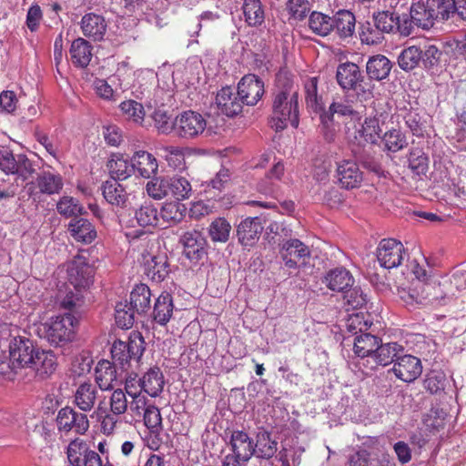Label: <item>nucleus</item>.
<instances>
[{"label": "nucleus", "instance_id": "1", "mask_svg": "<svg viewBox=\"0 0 466 466\" xmlns=\"http://www.w3.org/2000/svg\"><path fill=\"white\" fill-rule=\"evenodd\" d=\"M271 127L276 131L285 129L289 124L298 127L299 122V86L287 72L276 76L272 92Z\"/></svg>", "mask_w": 466, "mask_h": 466}, {"label": "nucleus", "instance_id": "2", "mask_svg": "<svg viewBox=\"0 0 466 466\" xmlns=\"http://www.w3.org/2000/svg\"><path fill=\"white\" fill-rule=\"evenodd\" d=\"M77 325V319L71 313L52 317L44 324L45 338L51 345L64 346L74 340Z\"/></svg>", "mask_w": 466, "mask_h": 466}, {"label": "nucleus", "instance_id": "3", "mask_svg": "<svg viewBox=\"0 0 466 466\" xmlns=\"http://www.w3.org/2000/svg\"><path fill=\"white\" fill-rule=\"evenodd\" d=\"M145 350V341L140 333L130 335L127 342L116 340L111 348L113 360L126 370L131 360L139 361Z\"/></svg>", "mask_w": 466, "mask_h": 466}, {"label": "nucleus", "instance_id": "4", "mask_svg": "<svg viewBox=\"0 0 466 466\" xmlns=\"http://www.w3.org/2000/svg\"><path fill=\"white\" fill-rule=\"evenodd\" d=\"M56 426L60 433L73 432L85 434L89 429V420L85 413L78 412L71 407H64L56 415Z\"/></svg>", "mask_w": 466, "mask_h": 466}, {"label": "nucleus", "instance_id": "5", "mask_svg": "<svg viewBox=\"0 0 466 466\" xmlns=\"http://www.w3.org/2000/svg\"><path fill=\"white\" fill-rule=\"evenodd\" d=\"M176 137L185 139L195 138L205 131L207 121L195 111H185L175 118Z\"/></svg>", "mask_w": 466, "mask_h": 466}, {"label": "nucleus", "instance_id": "6", "mask_svg": "<svg viewBox=\"0 0 466 466\" xmlns=\"http://www.w3.org/2000/svg\"><path fill=\"white\" fill-rule=\"evenodd\" d=\"M335 178L341 188L351 190L361 186L363 173L356 161L341 159L336 162Z\"/></svg>", "mask_w": 466, "mask_h": 466}, {"label": "nucleus", "instance_id": "7", "mask_svg": "<svg viewBox=\"0 0 466 466\" xmlns=\"http://www.w3.org/2000/svg\"><path fill=\"white\" fill-rule=\"evenodd\" d=\"M184 256L193 264L199 263L207 256V240L196 229L184 232L179 238Z\"/></svg>", "mask_w": 466, "mask_h": 466}, {"label": "nucleus", "instance_id": "8", "mask_svg": "<svg viewBox=\"0 0 466 466\" xmlns=\"http://www.w3.org/2000/svg\"><path fill=\"white\" fill-rule=\"evenodd\" d=\"M405 248L394 238L382 239L376 250L378 261L384 268H397L401 264Z\"/></svg>", "mask_w": 466, "mask_h": 466}, {"label": "nucleus", "instance_id": "9", "mask_svg": "<svg viewBox=\"0 0 466 466\" xmlns=\"http://www.w3.org/2000/svg\"><path fill=\"white\" fill-rule=\"evenodd\" d=\"M37 348L25 337H15L9 344V357L12 369L27 368Z\"/></svg>", "mask_w": 466, "mask_h": 466}, {"label": "nucleus", "instance_id": "10", "mask_svg": "<svg viewBox=\"0 0 466 466\" xmlns=\"http://www.w3.org/2000/svg\"><path fill=\"white\" fill-rule=\"evenodd\" d=\"M93 263L86 258L84 252L75 257L68 268V281L76 289H86L92 282Z\"/></svg>", "mask_w": 466, "mask_h": 466}, {"label": "nucleus", "instance_id": "11", "mask_svg": "<svg viewBox=\"0 0 466 466\" xmlns=\"http://www.w3.org/2000/svg\"><path fill=\"white\" fill-rule=\"evenodd\" d=\"M321 281L331 291H356L359 288L352 273L344 267L329 269Z\"/></svg>", "mask_w": 466, "mask_h": 466}, {"label": "nucleus", "instance_id": "12", "mask_svg": "<svg viewBox=\"0 0 466 466\" xmlns=\"http://www.w3.org/2000/svg\"><path fill=\"white\" fill-rule=\"evenodd\" d=\"M238 92L247 106L256 105L264 95V82L254 74L244 76L238 85Z\"/></svg>", "mask_w": 466, "mask_h": 466}, {"label": "nucleus", "instance_id": "13", "mask_svg": "<svg viewBox=\"0 0 466 466\" xmlns=\"http://www.w3.org/2000/svg\"><path fill=\"white\" fill-rule=\"evenodd\" d=\"M392 370L398 379L410 383L420 376L422 364L417 357L407 354L396 359Z\"/></svg>", "mask_w": 466, "mask_h": 466}, {"label": "nucleus", "instance_id": "14", "mask_svg": "<svg viewBox=\"0 0 466 466\" xmlns=\"http://www.w3.org/2000/svg\"><path fill=\"white\" fill-rule=\"evenodd\" d=\"M336 80L343 90H358L364 80L360 67L352 62L341 63L336 71Z\"/></svg>", "mask_w": 466, "mask_h": 466}, {"label": "nucleus", "instance_id": "15", "mask_svg": "<svg viewBox=\"0 0 466 466\" xmlns=\"http://www.w3.org/2000/svg\"><path fill=\"white\" fill-rule=\"evenodd\" d=\"M216 105L221 114L235 116L242 111L243 100L238 92L230 86L222 87L217 94Z\"/></svg>", "mask_w": 466, "mask_h": 466}, {"label": "nucleus", "instance_id": "16", "mask_svg": "<svg viewBox=\"0 0 466 466\" xmlns=\"http://www.w3.org/2000/svg\"><path fill=\"white\" fill-rule=\"evenodd\" d=\"M264 214L254 218H248L238 226L237 235L238 241L243 246H252L258 238L263 230L262 222H266Z\"/></svg>", "mask_w": 466, "mask_h": 466}, {"label": "nucleus", "instance_id": "17", "mask_svg": "<svg viewBox=\"0 0 466 466\" xmlns=\"http://www.w3.org/2000/svg\"><path fill=\"white\" fill-rule=\"evenodd\" d=\"M57 360L51 350L37 348L27 368L32 369L41 380L50 377L56 370Z\"/></svg>", "mask_w": 466, "mask_h": 466}, {"label": "nucleus", "instance_id": "18", "mask_svg": "<svg viewBox=\"0 0 466 466\" xmlns=\"http://www.w3.org/2000/svg\"><path fill=\"white\" fill-rule=\"evenodd\" d=\"M135 379L128 377L126 379L125 390L127 394L132 399L128 403L127 416L126 422H133L139 420L147 410V399L140 392L134 390Z\"/></svg>", "mask_w": 466, "mask_h": 466}, {"label": "nucleus", "instance_id": "19", "mask_svg": "<svg viewBox=\"0 0 466 466\" xmlns=\"http://www.w3.org/2000/svg\"><path fill=\"white\" fill-rule=\"evenodd\" d=\"M229 446L233 452L232 455L248 462L254 455V441L248 434L243 431H234L231 433Z\"/></svg>", "mask_w": 466, "mask_h": 466}, {"label": "nucleus", "instance_id": "20", "mask_svg": "<svg viewBox=\"0 0 466 466\" xmlns=\"http://www.w3.org/2000/svg\"><path fill=\"white\" fill-rule=\"evenodd\" d=\"M80 27L86 37L93 41H100L106 35L107 25L104 16L95 13H88L83 15Z\"/></svg>", "mask_w": 466, "mask_h": 466}, {"label": "nucleus", "instance_id": "21", "mask_svg": "<svg viewBox=\"0 0 466 466\" xmlns=\"http://www.w3.org/2000/svg\"><path fill=\"white\" fill-rule=\"evenodd\" d=\"M133 173H137L143 178H150L158 170L157 158L150 153L139 150L131 157Z\"/></svg>", "mask_w": 466, "mask_h": 466}, {"label": "nucleus", "instance_id": "22", "mask_svg": "<svg viewBox=\"0 0 466 466\" xmlns=\"http://www.w3.org/2000/svg\"><path fill=\"white\" fill-rule=\"evenodd\" d=\"M6 164V168H4L5 174L16 175L18 179L23 181L27 180L35 173V165L25 155L18 154L15 156L13 153Z\"/></svg>", "mask_w": 466, "mask_h": 466}, {"label": "nucleus", "instance_id": "23", "mask_svg": "<svg viewBox=\"0 0 466 466\" xmlns=\"http://www.w3.org/2000/svg\"><path fill=\"white\" fill-rule=\"evenodd\" d=\"M67 230L77 242L89 244L96 238L95 226L86 218H75L68 224Z\"/></svg>", "mask_w": 466, "mask_h": 466}, {"label": "nucleus", "instance_id": "24", "mask_svg": "<svg viewBox=\"0 0 466 466\" xmlns=\"http://www.w3.org/2000/svg\"><path fill=\"white\" fill-rule=\"evenodd\" d=\"M96 387L91 382H83L76 390L74 404L83 412L91 411L97 400Z\"/></svg>", "mask_w": 466, "mask_h": 466}, {"label": "nucleus", "instance_id": "25", "mask_svg": "<svg viewBox=\"0 0 466 466\" xmlns=\"http://www.w3.org/2000/svg\"><path fill=\"white\" fill-rule=\"evenodd\" d=\"M164 385V375L158 367L150 368L139 379L140 388L151 397L158 396L162 392Z\"/></svg>", "mask_w": 466, "mask_h": 466}, {"label": "nucleus", "instance_id": "26", "mask_svg": "<svg viewBox=\"0 0 466 466\" xmlns=\"http://www.w3.org/2000/svg\"><path fill=\"white\" fill-rule=\"evenodd\" d=\"M95 380L101 390H112L117 380L115 365L106 360H99L95 369Z\"/></svg>", "mask_w": 466, "mask_h": 466}, {"label": "nucleus", "instance_id": "27", "mask_svg": "<svg viewBox=\"0 0 466 466\" xmlns=\"http://www.w3.org/2000/svg\"><path fill=\"white\" fill-rule=\"evenodd\" d=\"M102 193L105 199L118 208H127L128 203V194L124 187L116 180H106L102 185Z\"/></svg>", "mask_w": 466, "mask_h": 466}, {"label": "nucleus", "instance_id": "28", "mask_svg": "<svg viewBox=\"0 0 466 466\" xmlns=\"http://www.w3.org/2000/svg\"><path fill=\"white\" fill-rule=\"evenodd\" d=\"M392 63L383 55H376L369 58L366 72L370 80L381 81L386 79L391 70Z\"/></svg>", "mask_w": 466, "mask_h": 466}, {"label": "nucleus", "instance_id": "29", "mask_svg": "<svg viewBox=\"0 0 466 466\" xmlns=\"http://www.w3.org/2000/svg\"><path fill=\"white\" fill-rule=\"evenodd\" d=\"M337 114L341 116H350L352 119L360 118V114L348 101H333L328 111L323 110L319 116L324 127H329L333 122V116Z\"/></svg>", "mask_w": 466, "mask_h": 466}, {"label": "nucleus", "instance_id": "30", "mask_svg": "<svg viewBox=\"0 0 466 466\" xmlns=\"http://www.w3.org/2000/svg\"><path fill=\"white\" fill-rule=\"evenodd\" d=\"M69 53L76 66L86 67L92 58V46L86 39L78 37L72 42Z\"/></svg>", "mask_w": 466, "mask_h": 466}, {"label": "nucleus", "instance_id": "31", "mask_svg": "<svg viewBox=\"0 0 466 466\" xmlns=\"http://www.w3.org/2000/svg\"><path fill=\"white\" fill-rule=\"evenodd\" d=\"M278 451V441L272 438L271 434L266 431H261L257 434V440L254 443V455L259 459H270Z\"/></svg>", "mask_w": 466, "mask_h": 466}, {"label": "nucleus", "instance_id": "32", "mask_svg": "<svg viewBox=\"0 0 466 466\" xmlns=\"http://www.w3.org/2000/svg\"><path fill=\"white\" fill-rule=\"evenodd\" d=\"M421 50L420 62L423 68L435 75L441 69V57L443 56L442 51L435 45L427 44L424 45Z\"/></svg>", "mask_w": 466, "mask_h": 466}, {"label": "nucleus", "instance_id": "33", "mask_svg": "<svg viewBox=\"0 0 466 466\" xmlns=\"http://www.w3.org/2000/svg\"><path fill=\"white\" fill-rule=\"evenodd\" d=\"M355 15L348 10H340L332 17V30L341 38L351 36L355 31Z\"/></svg>", "mask_w": 466, "mask_h": 466}, {"label": "nucleus", "instance_id": "34", "mask_svg": "<svg viewBox=\"0 0 466 466\" xmlns=\"http://www.w3.org/2000/svg\"><path fill=\"white\" fill-rule=\"evenodd\" d=\"M403 351V347L397 342H390L382 344L378 343L376 350L373 354V360L376 364L387 366L399 358V354Z\"/></svg>", "mask_w": 466, "mask_h": 466}, {"label": "nucleus", "instance_id": "35", "mask_svg": "<svg viewBox=\"0 0 466 466\" xmlns=\"http://www.w3.org/2000/svg\"><path fill=\"white\" fill-rule=\"evenodd\" d=\"M167 258L161 254L152 257L145 265V274L152 282H161L168 274Z\"/></svg>", "mask_w": 466, "mask_h": 466}, {"label": "nucleus", "instance_id": "36", "mask_svg": "<svg viewBox=\"0 0 466 466\" xmlns=\"http://www.w3.org/2000/svg\"><path fill=\"white\" fill-rule=\"evenodd\" d=\"M37 187L42 194H59L63 188L64 182L60 174L44 171L36 178Z\"/></svg>", "mask_w": 466, "mask_h": 466}, {"label": "nucleus", "instance_id": "37", "mask_svg": "<svg viewBox=\"0 0 466 466\" xmlns=\"http://www.w3.org/2000/svg\"><path fill=\"white\" fill-rule=\"evenodd\" d=\"M173 309V299L170 293H161L154 305V320L160 325H166L172 317Z\"/></svg>", "mask_w": 466, "mask_h": 466}, {"label": "nucleus", "instance_id": "38", "mask_svg": "<svg viewBox=\"0 0 466 466\" xmlns=\"http://www.w3.org/2000/svg\"><path fill=\"white\" fill-rule=\"evenodd\" d=\"M305 102L312 111L322 114L324 102L322 96L318 93V78L309 77L304 81Z\"/></svg>", "mask_w": 466, "mask_h": 466}, {"label": "nucleus", "instance_id": "39", "mask_svg": "<svg viewBox=\"0 0 466 466\" xmlns=\"http://www.w3.org/2000/svg\"><path fill=\"white\" fill-rule=\"evenodd\" d=\"M382 114H376L372 117H367L360 129V136L364 140L370 144H377L382 138V129L380 125L383 124L381 120Z\"/></svg>", "mask_w": 466, "mask_h": 466}, {"label": "nucleus", "instance_id": "40", "mask_svg": "<svg viewBox=\"0 0 466 466\" xmlns=\"http://www.w3.org/2000/svg\"><path fill=\"white\" fill-rule=\"evenodd\" d=\"M380 339L370 333H362L354 339L353 350L360 358L370 357L372 359Z\"/></svg>", "mask_w": 466, "mask_h": 466}, {"label": "nucleus", "instance_id": "41", "mask_svg": "<svg viewBox=\"0 0 466 466\" xmlns=\"http://www.w3.org/2000/svg\"><path fill=\"white\" fill-rule=\"evenodd\" d=\"M112 180H124L133 174L132 162L121 156L114 155L107 162Z\"/></svg>", "mask_w": 466, "mask_h": 466}, {"label": "nucleus", "instance_id": "42", "mask_svg": "<svg viewBox=\"0 0 466 466\" xmlns=\"http://www.w3.org/2000/svg\"><path fill=\"white\" fill-rule=\"evenodd\" d=\"M242 10L245 21L250 26H258L265 20V11L260 0H244Z\"/></svg>", "mask_w": 466, "mask_h": 466}, {"label": "nucleus", "instance_id": "43", "mask_svg": "<svg viewBox=\"0 0 466 466\" xmlns=\"http://www.w3.org/2000/svg\"><path fill=\"white\" fill-rule=\"evenodd\" d=\"M192 187L189 181L182 177H169L168 198L177 201L189 198Z\"/></svg>", "mask_w": 466, "mask_h": 466}, {"label": "nucleus", "instance_id": "44", "mask_svg": "<svg viewBox=\"0 0 466 466\" xmlns=\"http://www.w3.org/2000/svg\"><path fill=\"white\" fill-rule=\"evenodd\" d=\"M56 211L64 218H78L84 213V208L77 198L63 196L56 203Z\"/></svg>", "mask_w": 466, "mask_h": 466}, {"label": "nucleus", "instance_id": "45", "mask_svg": "<svg viewBox=\"0 0 466 466\" xmlns=\"http://www.w3.org/2000/svg\"><path fill=\"white\" fill-rule=\"evenodd\" d=\"M431 6L426 7L424 5L417 3L413 4L410 8L411 18L415 21V25L422 29H430L434 25V16Z\"/></svg>", "mask_w": 466, "mask_h": 466}, {"label": "nucleus", "instance_id": "46", "mask_svg": "<svg viewBox=\"0 0 466 466\" xmlns=\"http://www.w3.org/2000/svg\"><path fill=\"white\" fill-rule=\"evenodd\" d=\"M87 443L83 440L76 438L72 441L66 451L67 460L72 466H82L87 452H91Z\"/></svg>", "mask_w": 466, "mask_h": 466}, {"label": "nucleus", "instance_id": "47", "mask_svg": "<svg viewBox=\"0 0 466 466\" xmlns=\"http://www.w3.org/2000/svg\"><path fill=\"white\" fill-rule=\"evenodd\" d=\"M420 47L416 46L406 47L398 56V65L403 71H411L420 65Z\"/></svg>", "mask_w": 466, "mask_h": 466}, {"label": "nucleus", "instance_id": "48", "mask_svg": "<svg viewBox=\"0 0 466 466\" xmlns=\"http://www.w3.org/2000/svg\"><path fill=\"white\" fill-rule=\"evenodd\" d=\"M309 26L314 34L326 36L332 31V17L314 11L309 15Z\"/></svg>", "mask_w": 466, "mask_h": 466}, {"label": "nucleus", "instance_id": "49", "mask_svg": "<svg viewBox=\"0 0 466 466\" xmlns=\"http://www.w3.org/2000/svg\"><path fill=\"white\" fill-rule=\"evenodd\" d=\"M135 313V310L129 307L127 299L117 302L115 307V319L117 327L125 329L132 328Z\"/></svg>", "mask_w": 466, "mask_h": 466}, {"label": "nucleus", "instance_id": "50", "mask_svg": "<svg viewBox=\"0 0 466 466\" xmlns=\"http://www.w3.org/2000/svg\"><path fill=\"white\" fill-rule=\"evenodd\" d=\"M381 141L385 149L396 153L408 146L406 136L397 128H392L384 133Z\"/></svg>", "mask_w": 466, "mask_h": 466}, {"label": "nucleus", "instance_id": "51", "mask_svg": "<svg viewBox=\"0 0 466 466\" xmlns=\"http://www.w3.org/2000/svg\"><path fill=\"white\" fill-rule=\"evenodd\" d=\"M360 38L366 45H379L384 40V35L372 21H366L360 25Z\"/></svg>", "mask_w": 466, "mask_h": 466}, {"label": "nucleus", "instance_id": "52", "mask_svg": "<svg viewBox=\"0 0 466 466\" xmlns=\"http://www.w3.org/2000/svg\"><path fill=\"white\" fill-rule=\"evenodd\" d=\"M122 115L129 121L142 125L145 117V109L141 103L129 99L119 105Z\"/></svg>", "mask_w": 466, "mask_h": 466}, {"label": "nucleus", "instance_id": "53", "mask_svg": "<svg viewBox=\"0 0 466 466\" xmlns=\"http://www.w3.org/2000/svg\"><path fill=\"white\" fill-rule=\"evenodd\" d=\"M409 167L417 176L425 175L429 167V158L420 147L411 148L408 157Z\"/></svg>", "mask_w": 466, "mask_h": 466}, {"label": "nucleus", "instance_id": "54", "mask_svg": "<svg viewBox=\"0 0 466 466\" xmlns=\"http://www.w3.org/2000/svg\"><path fill=\"white\" fill-rule=\"evenodd\" d=\"M283 174L284 166L280 161H279L268 171L266 177L258 184V190L265 195H274L276 193V188L272 179L279 180Z\"/></svg>", "mask_w": 466, "mask_h": 466}, {"label": "nucleus", "instance_id": "55", "mask_svg": "<svg viewBox=\"0 0 466 466\" xmlns=\"http://www.w3.org/2000/svg\"><path fill=\"white\" fill-rule=\"evenodd\" d=\"M447 378L444 372L441 370H431L423 380L424 389L431 394H439L444 391Z\"/></svg>", "mask_w": 466, "mask_h": 466}, {"label": "nucleus", "instance_id": "56", "mask_svg": "<svg viewBox=\"0 0 466 466\" xmlns=\"http://www.w3.org/2000/svg\"><path fill=\"white\" fill-rule=\"evenodd\" d=\"M231 231L230 224L224 218H218L211 222L208 234L212 241L225 243L228 240Z\"/></svg>", "mask_w": 466, "mask_h": 466}, {"label": "nucleus", "instance_id": "57", "mask_svg": "<svg viewBox=\"0 0 466 466\" xmlns=\"http://www.w3.org/2000/svg\"><path fill=\"white\" fill-rule=\"evenodd\" d=\"M135 218L141 227L156 226L158 220V211L153 204L145 203L136 210Z\"/></svg>", "mask_w": 466, "mask_h": 466}, {"label": "nucleus", "instance_id": "58", "mask_svg": "<svg viewBox=\"0 0 466 466\" xmlns=\"http://www.w3.org/2000/svg\"><path fill=\"white\" fill-rule=\"evenodd\" d=\"M372 19L377 28L384 34H394L397 15L390 10L374 12Z\"/></svg>", "mask_w": 466, "mask_h": 466}, {"label": "nucleus", "instance_id": "59", "mask_svg": "<svg viewBox=\"0 0 466 466\" xmlns=\"http://www.w3.org/2000/svg\"><path fill=\"white\" fill-rule=\"evenodd\" d=\"M169 177H154L147 184V192L154 199L160 200L168 198Z\"/></svg>", "mask_w": 466, "mask_h": 466}, {"label": "nucleus", "instance_id": "60", "mask_svg": "<svg viewBox=\"0 0 466 466\" xmlns=\"http://www.w3.org/2000/svg\"><path fill=\"white\" fill-rule=\"evenodd\" d=\"M229 178L228 169L221 168L208 183L206 193L210 196V198H220V194L228 183Z\"/></svg>", "mask_w": 466, "mask_h": 466}, {"label": "nucleus", "instance_id": "61", "mask_svg": "<svg viewBox=\"0 0 466 466\" xmlns=\"http://www.w3.org/2000/svg\"><path fill=\"white\" fill-rule=\"evenodd\" d=\"M281 253L301 259L309 257V248L299 239L290 238L281 245Z\"/></svg>", "mask_w": 466, "mask_h": 466}, {"label": "nucleus", "instance_id": "62", "mask_svg": "<svg viewBox=\"0 0 466 466\" xmlns=\"http://www.w3.org/2000/svg\"><path fill=\"white\" fill-rule=\"evenodd\" d=\"M186 210L183 204L170 202L162 207L160 216L165 221L176 224L184 218Z\"/></svg>", "mask_w": 466, "mask_h": 466}, {"label": "nucleus", "instance_id": "63", "mask_svg": "<svg viewBox=\"0 0 466 466\" xmlns=\"http://www.w3.org/2000/svg\"><path fill=\"white\" fill-rule=\"evenodd\" d=\"M155 127L161 134L174 133L176 136L175 118L172 119L166 112L156 111L153 115Z\"/></svg>", "mask_w": 466, "mask_h": 466}, {"label": "nucleus", "instance_id": "64", "mask_svg": "<svg viewBox=\"0 0 466 466\" xmlns=\"http://www.w3.org/2000/svg\"><path fill=\"white\" fill-rule=\"evenodd\" d=\"M145 425L153 433H158L162 430V418L160 410L155 406H147L142 416Z\"/></svg>", "mask_w": 466, "mask_h": 466}]
</instances>
